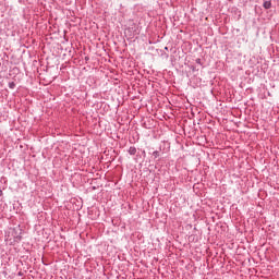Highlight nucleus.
Listing matches in <instances>:
<instances>
[{
    "mask_svg": "<svg viewBox=\"0 0 279 279\" xmlns=\"http://www.w3.org/2000/svg\"><path fill=\"white\" fill-rule=\"evenodd\" d=\"M16 86V84H14V82L9 83V88H14Z\"/></svg>",
    "mask_w": 279,
    "mask_h": 279,
    "instance_id": "7ed1b4c3",
    "label": "nucleus"
},
{
    "mask_svg": "<svg viewBox=\"0 0 279 279\" xmlns=\"http://www.w3.org/2000/svg\"><path fill=\"white\" fill-rule=\"evenodd\" d=\"M129 154H130L131 156H134V154H136V149H135L134 147H131V148L129 149Z\"/></svg>",
    "mask_w": 279,
    "mask_h": 279,
    "instance_id": "f03ea898",
    "label": "nucleus"
},
{
    "mask_svg": "<svg viewBox=\"0 0 279 279\" xmlns=\"http://www.w3.org/2000/svg\"><path fill=\"white\" fill-rule=\"evenodd\" d=\"M10 233H11V234H14V229H11V230H10Z\"/></svg>",
    "mask_w": 279,
    "mask_h": 279,
    "instance_id": "20e7f679",
    "label": "nucleus"
},
{
    "mask_svg": "<svg viewBox=\"0 0 279 279\" xmlns=\"http://www.w3.org/2000/svg\"><path fill=\"white\" fill-rule=\"evenodd\" d=\"M3 195V192L2 191H0V196H2Z\"/></svg>",
    "mask_w": 279,
    "mask_h": 279,
    "instance_id": "39448f33",
    "label": "nucleus"
},
{
    "mask_svg": "<svg viewBox=\"0 0 279 279\" xmlns=\"http://www.w3.org/2000/svg\"><path fill=\"white\" fill-rule=\"evenodd\" d=\"M263 5L265 10H269L271 8V1H265Z\"/></svg>",
    "mask_w": 279,
    "mask_h": 279,
    "instance_id": "f257e3e1",
    "label": "nucleus"
}]
</instances>
